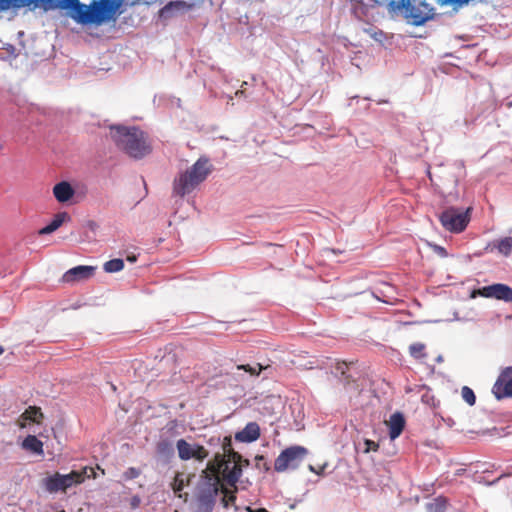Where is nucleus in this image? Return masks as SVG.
<instances>
[{"label": "nucleus", "mask_w": 512, "mask_h": 512, "mask_svg": "<svg viewBox=\"0 0 512 512\" xmlns=\"http://www.w3.org/2000/svg\"><path fill=\"white\" fill-rule=\"evenodd\" d=\"M138 1L128 3L127 0H90L84 4L80 0H0V13L21 9L35 11H66L68 16L82 26L99 27L104 24L116 23L128 5L134 6Z\"/></svg>", "instance_id": "1"}, {"label": "nucleus", "mask_w": 512, "mask_h": 512, "mask_svg": "<svg viewBox=\"0 0 512 512\" xmlns=\"http://www.w3.org/2000/svg\"><path fill=\"white\" fill-rule=\"evenodd\" d=\"M224 463V457L220 454H215L200 474L197 486V500L202 507L208 510L213 508L220 489H222L220 469Z\"/></svg>", "instance_id": "2"}, {"label": "nucleus", "mask_w": 512, "mask_h": 512, "mask_svg": "<svg viewBox=\"0 0 512 512\" xmlns=\"http://www.w3.org/2000/svg\"><path fill=\"white\" fill-rule=\"evenodd\" d=\"M111 137L115 145L135 159H141L152 151L147 134L137 127H111Z\"/></svg>", "instance_id": "3"}, {"label": "nucleus", "mask_w": 512, "mask_h": 512, "mask_svg": "<svg viewBox=\"0 0 512 512\" xmlns=\"http://www.w3.org/2000/svg\"><path fill=\"white\" fill-rule=\"evenodd\" d=\"M389 6L414 26L423 25L435 15L434 8L424 0H391Z\"/></svg>", "instance_id": "4"}, {"label": "nucleus", "mask_w": 512, "mask_h": 512, "mask_svg": "<svg viewBox=\"0 0 512 512\" xmlns=\"http://www.w3.org/2000/svg\"><path fill=\"white\" fill-rule=\"evenodd\" d=\"M210 173L208 160L198 159L190 168L175 178L173 192L178 196H185L192 192Z\"/></svg>", "instance_id": "5"}, {"label": "nucleus", "mask_w": 512, "mask_h": 512, "mask_svg": "<svg viewBox=\"0 0 512 512\" xmlns=\"http://www.w3.org/2000/svg\"><path fill=\"white\" fill-rule=\"evenodd\" d=\"M87 478H96V472L88 466L79 471L73 470L68 474L56 472L44 479V487L50 493L66 492L67 489L82 484Z\"/></svg>", "instance_id": "6"}, {"label": "nucleus", "mask_w": 512, "mask_h": 512, "mask_svg": "<svg viewBox=\"0 0 512 512\" xmlns=\"http://www.w3.org/2000/svg\"><path fill=\"white\" fill-rule=\"evenodd\" d=\"M471 211V207L466 210L449 207L440 213L439 221L445 230L451 233H461L470 222Z\"/></svg>", "instance_id": "7"}, {"label": "nucleus", "mask_w": 512, "mask_h": 512, "mask_svg": "<svg viewBox=\"0 0 512 512\" xmlns=\"http://www.w3.org/2000/svg\"><path fill=\"white\" fill-rule=\"evenodd\" d=\"M307 455V449L302 446H292L283 450L276 458L274 468L277 472H283L288 468H296Z\"/></svg>", "instance_id": "8"}, {"label": "nucleus", "mask_w": 512, "mask_h": 512, "mask_svg": "<svg viewBox=\"0 0 512 512\" xmlns=\"http://www.w3.org/2000/svg\"><path fill=\"white\" fill-rule=\"evenodd\" d=\"M492 394L497 400L512 398V366L501 369L492 387Z\"/></svg>", "instance_id": "9"}, {"label": "nucleus", "mask_w": 512, "mask_h": 512, "mask_svg": "<svg viewBox=\"0 0 512 512\" xmlns=\"http://www.w3.org/2000/svg\"><path fill=\"white\" fill-rule=\"evenodd\" d=\"M178 456L181 460L187 461L195 459L196 461H204L208 455V450L200 444H190L185 439H179L176 442Z\"/></svg>", "instance_id": "10"}, {"label": "nucleus", "mask_w": 512, "mask_h": 512, "mask_svg": "<svg viewBox=\"0 0 512 512\" xmlns=\"http://www.w3.org/2000/svg\"><path fill=\"white\" fill-rule=\"evenodd\" d=\"M95 270L94 266L79 265L66 271L61 280L68 284L86 281L93 277Z\"/></svg>", "instance_id": "11"}, {"label": "nucleus", "mask_w": 512, "mask_h": 512, "mask_svg": "<svg viewBox=\"0 0 512 512\" xmlns=\"http://www.w3.org/2000/svg\"><path fill=\"white\" fill-rule=\"evenodd\" d=\"M478 293L486 298H495L506 302H512V288L506 284H492L478 290Z\"/></svg>", "instance_id": "12"}, {"label": "nucleus", "mask_w": 512, "mask_h": 512, "mask_svg": "<svg viewBox=\"0 0 512 512\" xmlns=\"http://www.w3.org/2000/svg\"><path fill=\"white\" fill-rule=\"evenodd\" d=\"M244 464H234L231 468L226 462L220 469L221 481H224L228 486L236 489V484L242 475V467Z\"/></svg>", "instance_id": "13"}, {"label": "nucleus", "mask_w": 512, "mask_h": 512, "mask_svg": "<svg viewBox=\"0 0 512 512\" xmlns=\"http://www.w3.org/2000/svg\"><path fill=\"white\" fill-rule=\"evenodd\" d=\"M196 0H176L168 2L161 10L160 16L162 18H171L175 12L186 11L194 6Z\"/></svg>", "instance_id": "14"}, {"label": "nucleus", "mask_w": 512, "mask_h": 512, "mask_svg": "<svg viewBox=\"0 0 512 512\" xmlns=\"http://www.w3.org/2000/svg\"><path fill=\"white\" fill-rule=\"evenodd\" d=\"M260 437V427L256 422H249L239 432L235 434V439L239 442L250 443Z\"/></svg>", "instance_id": "15"}, {"label": "nucleus", "mask_w": 512, "mask_h": 512, "mask_svg": "<svg viewBox=\"0 0 512 512\" xmlns=\"http://www.w3.org/2000/svg\"><path fill=\"white\" fill-rule=\"evenodd\" d=\"M74 194L73 187L67 181H61L53 187V195L59 203L68 202Z\"/></svg>", "instance_id": "16"}, {"label": "nucleus", "mask_w": 512, "mask_h": 512, "mask_svg": "<svg viewBox=\"0 0 512 512\" xmlns=\"http://www.w3.org/2000/svg\"><path fill=\"white\" fill-rule=\"evenodd\" d=\"M389 436L392 440L399 437L405 427V419L400 412L393 413L387 421Z\"/></svg>", "instance_id": "17"}, {"label": "nucleus", "mask_w": 512, "mask_h": 512, "mask_svg": "<svg viewBox=\"0 0 512 512\" xmlns=\"http://www.w3.org/2000/svg\"><path fill=\"white\" fill-rule=\"evenodd\" d=\"M68 220H70V215L67 212H59L54 216L53 220L47 226L39 230V234H50L56 231L65 221Z\"/></svg>", "instance_id": "18"}, {"label": "nucleus", "mask_w": 512, "mask_h": 512, "mask_svg": "<svg viewBox=\"0 0 512 512\" xmlns=\"http://www.w3.org/2000/svg\"><path fill=\"white\" fill-rule=\"evenodd\" d=\"M22 448L32 453L43 455V443L34 435H28L22 442Z\"/></svg>", "instance_id": "19"}, {"label": "nucleus", "mask_w": 512, "mask_h": 512, "mask_svg": "<svg viewBox=\"0 0 512 512\" xmlns=\"http://www.w3.org/2000/svg\"><path fill=\"white\" fill-rule=\"evenodd\" d=\"M21 418L25 421H31L39 423L40 419L43 418V413L39 407L29 406L25 412L21 415Z\"/></svg>", "instance_id": "20"}, {"label": "nucleus", "mask_w": 512, "mask_h": 512, "mask_svg": "<svg viewBox=\"0 0 512 512\" xmlns=\"http://www.w3.org/2000/svg\"><path fill=\"white\" fill-rule=\"evenodd\" d=\"M447 507V501L443 497L433 499L426 505L428 512H445Z\"/></svg>", "instance_id": "21"}, {"label": "nucleus", "mask_w": 512, "mask_h": 512, "mask_svg": "<svg viewBox=\"0 0 512 512\" xmlns=\"http://www.w3.org/2000/svg\"><path fill=\"white\" fill-rule=\"evenodd\" d=\"M426 346L423 343L416 342L409 346V353L414 359L420 360L427 356L425 352Z\"/></svg>", "instance_id": "22"}, {"label": "nucleus", "mask_w": 512, "mask_h": 512, "mask_svg": "<svg viewBox=\"0 0 512 512\" xmlns=\"http://www.w3.org/2000/svg\"><path fill=\"white\" fill-rule=\"evenodd\" d=\"M124 268V261L119 258L111 259L104 263L103 269L107 273L119 272Z\"/></svg>", "instance_id": "23"}, {"label": "nucleus", "mask_w": 512, "mask_h": 512, "mask_svg": "<svg viewBox=\"0 0 512 512\" xmlns=\"http://www.w3.org/2000/svg\"><path fill=\"white\" fill-rule=\"evenodd\" d=\"M267 367L262 366L260 363H256L255 365H249V364H241L237 366L238 370H244L245 372L249 373L251 376H259L260 373L266 369Z\"/></svg>", "instance_id": "24"}, {"label": "nucleus", "mask_w": 512, "mask_h": 512, "mask_svg": "<svg viewBox=\"0 0 512 512\" xmlns=\"http://www.w3.org/2000/svg\"><path fill=\"white\" fill-rule=\"evenodd\" d=\"M497 249L501 254L509 256L512 252V237H505L499 240Z\"/></svg>", "instance_id": "25"}, {"label": "nucleus", "mask_w": 512, "mask_h": 512, "mask_svg": "<svg viewBox=\"0 0 512 512\" xmlns=\"http://www.w3.org/2000/svg\"><path fill=\"white\" fill-rule=\"evenodd\" d=\"M226 464L229 465V463L235 464H244V466L249 465V460L243 459L242 455L236 451L229 453L225 457Z\"/></svg>", "instance_id": "26"}, {"label": "nucleus", "mask_w": 512, "mask_h": 512, "mask_svg": "<svg viewBox=\"0 0 512 512\" xmlns=\"http://www.w3.org/2000/svg\"><path fill=\"white\" fill-rule=\"evenodd\" d=\"M220 492L223 494V497L221 498V502L225 508H227L230 503H233L236 500L234 491L229 490L227 487L224 486L223 483H222V489H220Z\"/></svg>", "instance_id": "27"}, {"label": "nucleus", "mask_w": 512, "mask_h": 512, "mask_svg": "<svg viewBox=\"0 0 512 512\" xmlns=\"http://www.w3.org/2000/svg\"><path fill=\"white\" fill-rule=\"evenodd\" d=\"M461 395L464 401L468 403L470 406H473L475 404L476 396L474 391L470 387L463 386L461 390Z\"/></svg>", "instance_id": "28"}, {"label": "nucleus", "mask_w": 512, "mask_h": 512, "mask_svg": "<svg viewBox=\"0 0 512 512\" xmlns=\"http://www.w3.org/2000/svg\"><path fill=\"white\" fill-rule=\"evenodd\" d=\"M186 485V480L184 479V474L177 473L174 477L173 483H172V489L175 493H179L183 490L184 486Z\"/></svg>", "instance_id": "29"}, {"label": "nucleus", "mask_w": 512, "mask_h": 512, "mask_svg": "<svg viewBox=\"0 0 512 512\" xmlns=\"http://www.w3.org/2000/svg\"><path fill=\"white\" fill-rule=\"evenodd\" d=\"M222 449H223V453H219V454L222 455L224 458L229 453L234 452V449L232 447V440H231L230 436L224 437L223 443H222Z\"/></svg>", "instance_id": "30"}, {"label": "nucleus", "mask_w": 512, "mask_h": 512, "mask_svg": "<svg viewBox=\"0 0 512 512\" xmlns=\"http://www.w3.org/2000/svg\"><path fill=\"white\" fill-rule=\"evenodd\" d=\"M139 475H140V471L134 467L128 468L127 471L124 473V477L126 480H131V479L137 478Z\"/></svg>", "instance_id": "31"}, {"label": "nucleus", "mask_w": 512, "mask_h": 512, "mask_svg": "<svg viewBox=\"0 0 512 512\" xmlns=\"http://www.w3.org/2000/svg\"><path fill=\"white\" fill-rule=\"evenodd\" d=\"M348 369V366L345 362H339L337 363L336 365V371L337 372H340L341 375L345 376L346 375V370Z\"/></svg>", "instance_id": "32"}, {"label": "nucleus", "mask_w": 512, "mask_h": 512, "mask_svg": "<svg viewBox=\"0 0 512 512\" xmlns=\"http://www.w3.org/2000/svg\"><path fill=\"white\" fill-rule=\"evenodd\" d=\"M326 465L314 467L312 465L309 466V470L317 475H323Z\"/></svg>", "instance_id": "33"}, {"label": "nucleus", "mask_w": 512, "mask_h": 512, "mask_svg": "<svg viewBox=\"0 0 512 512\" xmlns=\"http://www.w3.org/2000/svg\"><path fill=\"white\" fill-rule=\"evenodd\" d=\"M366 445H367L366 451H369L371 449L376 451L379 447L377 443H375L374 441H371V440H367Z\"/></svg>", "instance_id": "34"}, {"label": "nucleus", "mask_w": 512, "mask_h": 512, "mask_svg": "<svg viewBox=\"0 0 512 512\" xmlns=\"http://www.w3.org/2000/svg\"><path fill=\"white\" fill-rule=\"evenodd\" d=\"M246 512H269V511L266 510L265 508L253 509L251 507H246Z\"/></svg>", "instance_id": "35"}, {"label": "nucleus", "mask_w": 512, "mask_h": 512, "mask_svg": "<svg viewBox=\"0 0 512 512\" xmlns=\"http://www.w3.org/2000/svg\"><path fill=\"white\" fill-rule=\"evenodd\" d=\"M88 227L90 228V230L95 231L98 228V225L94 221H89Z\"/></svg>", "instance_id": "36"}, {"label": "nucleus", "mask_w": 512, "mask_h": 512, "mask_svg": "<svg viewBox=\"0 0 512 512\" xmlns=\"http://www.w3.org/2000/svg\"><path fill=\"white\" fill-rule=\"evenodd\" d=\"M127 260L130 261V262H134V261H136V256H134V255L133 256H128Z\"/></svg>", "instance_id": "37"}, {"label": "nucleus", "mask_w": 512, "mask_h": 512, "mask_svg": "<svg viewBox=\"0 0 512 512\" xmlns=\"http://www.w3.org/2000/svg\"><path fill=\"white\" fill-rule=\"evenodd\" d=\"M139 503V499L135 498L133 501V506L136 507Z\"/></svg>", "instance_id": "38"}, {"label": "nucleus", "mask_w": 512, "mask_h": 512, "mask_svg": "<svg viewBox=\"0 0 512 512\" xmlns=\"http://www.w3.org/2000/svg\"><path fill=\"white\" fill-rule=\"evenodd\" d=\"M4 348L0 345V355L3 354Z\"/></svg>", "instance_id": "39"}, {"label": "nucleus", "mask_w": 512, "mask_h": 512, "mask_svg": "<svg viewBox=\"0 0 512 512\" xmlns=\"http://www.w3.org/2000/svg\"><path fill=\"white\" fill-rule=\"evenodd\" d=\"M242 93H243V91H237L236 95H239V94H242Z\"/></svg>", "instance_id": "40"}]
</instances>
